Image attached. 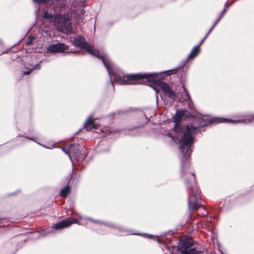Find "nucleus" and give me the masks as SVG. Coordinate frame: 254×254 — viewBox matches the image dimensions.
Masks as SVG:
<instances>
[{
  "mask_svg": "<svg viewBox=\"0 0 254 254\" xmlns=\"http://www.w3.org/2000/svg\"><path fill=\"white\" fill-rule=\"evenodd\" d=\"M226 10H227V9L226 8H225L223 10V11H222V12L221 13L220 15H222V14H223V16L224 13L226 12Z\"/></svg>",
  "mask_w": 254,
  "mask_h": 254,
  "instance_id": "393cba45",
  "label": "nucleus"
},
{
  "mask_svg": "<svg viewBox=\"0 0 254 254\" xmlns=\"http://www.w3.org/2000/svg\"><path fill=\"white\" fill-rule=\"evenodd\" d=\"M29 139H30V140H33V138H28Z\"/></svg>",
  "mask_w": 254,
  "mask_h": 254,
  "instance_id": "c756f323",
  "label": "nucleus"
},
{
  "mask_svg": "<svg viewBox=\"0 0 254 254\" xmlns=\"http://www.w3.org/2000/svg\"><path fill=\"white\" fill-rule=\"evenodd\" d=\"M35 68H36L37 69H38L39 68V64H36L34 68H31V69H29L27 71H24L23 72V74H25V75H28V74H29L31 72V71L33 69H34Z\"/></svg>",
  "mask_w": 254,
  "mask_h": 254,
  "instance_id": "dca6fc26",
  "label": "nucleus"
},
{
  "mask_svg": "<svg viewBox=\"0 0 254 254\" xmlns=\"http://www.w3.org/2000/svg\"><path fill=\"white\" fill-rule=\"evenodd\" d=\"M4 53H5V52H1V53H0V55L1 54H2Z\"/></svg>",
  "mask_w": 254,
  "mask_h": 254,
  "instance_id": "7c9ffc66",
  "label": "nucleus"
},
{
  "mask_svg": "<svg viewBox=\"0 0 254 254\" xmlns=\"http://www.w3.org/2000/svg\"><path fill=\"white\" fill-rule=\"evenodd\" d=\"M53 22L58 30L63 33H68L72 30L71 20L68 12L64 14L61 12L57 13Z\"/></svg>",
  "mask_w": 254,
  "mask_h": 254,
  "instance_id": "39448f33",
  "label": "nucleus"
},
{
  "mask_svg": "<svg viewBox=\"0 0 254 254\" xmlns=\"http://www.w3.org/2000/svg\"><path fill=\"white\" fill-rule=\"evenodd\" d=\"M199 45H197L194 47V48L192 49L190 53L188 56V58L189 59H193L194 57H195L197 54L199 52Z\"/></svg>",
  "mask_w": 254,
  "mask_h": 254,
  "instance_id": "ddd939ff",
  "label": "nucleus"
},
{
  "mask_svg": "<svg viewBox=\"0 0 254 254\" xmlns=\"http://www.w3.org/2000/svg\"><path fill=\"white\" fill-rule=\"evenodd\" d=\"M192 245L190 241H180L177 247L178 254H199L200 251L194 248L189 249Z\"/></svg>",
  "mask_w": 254,
  "mask_h": 254,
  "instance_id": "423d86ee",
  "label": "nucleus"
},
{
  "mask_svg": "<svg viewBox=\"0 0 254 254\" xmlns=\"http://www.w3.org/2000/svg\"><path fill=\"white\" fill-rule=\"evenodd\" d=\"M70 188L67 185L61 190L60 191V195L62 197H65L69 192Z\"/></svg>",
  "mask_w": 254,
  "mask_h": 254,
  "instance_id": "4468645a",
  "label": "nucleus"
},
{
  "mask_svg": "<svg viewBox=\"0 0 254 254\" xmlns=\"http://www.w3.org/2000/svg\"><path fill=\"white\" fill-rule=\"evenodd\" d=\"M33 1L37 3H48L51 1H53V0H33Z\"/></svg>",
  "mask_w": 254,
  "mask_h": 254,
  "instance_id": "a211bd4d",
  "label": "nucleus"
},
{
  "mask_svg": "<svg viewBox=\"0 0 254 254\" xmlns=\"http://www.w3.org/2000/svg\"><path fill=\"white\" fill-rule=\"evenodd\" d=\"M40 8L38 7L35 11V13L36 15H38L39 12Z\"/></svg>",
  "mask_w": 254,
  "mask_h": 254,
  "instance_id": "b1692460",
  "label": "nucleus"
},
{
  "mask_svg": "<svg viewBox=\"0 0 254 254\" xmlns=\"http://www.w3.org/2000/svg\"><path fill=\"white\" fill-rule=\"evenodd\" d=\"M157 75L156 73L126 75L123 72L118 70L117 74L114 75L113 82L119 84H140L141 79H146L149 82L157 83L169 98L175 99V92L168 84L159 81Z\"/></svg>",
  "mask_w": 254,
  "mask_h": 254,
  "instance_id": "f03ea898",
  "label": "nucleus"
},
{
  "mask_svg": "<svg viewBox=\"0 0 254 254\" xmlns=\"http://www.w3.org/2000/svg\"><path fill=\"white\" fill-rule=\"evenodd\" d=\"M222 17L223 14H222V15H220L219 17L217 19V20L215 21L213 25L215 26L216 24L219 22V21L220 20Z\"/></svg>",
  "mask_w": 254,
  "mask_h": 254,
  "instance_id": "aec40b11",
  "label": "nucleus"
},
{
  "mask_svg": "<svg viewBox=\"0 0 254 254\" xmlns=\"http://www.w3.org/2000/svg\"><path fill=\"white\" fill-rule=\"evenodd\" d=\"M73 44L82 49H85L87 52L90 55L98 58L102 60V62L106 68L109 76L111 78V83L113 86V78L115 74H117V72L114 71V64L109 60L108 57L105 54H101L99 51L95 50L92 46L86 42L83 37L81 35L76 36L72 41Z\"/></svg>",
  "mask_w": 254,
  "mask_h": 254,
  "instance_id": "7ed1b4c3",
  "label": "nucleus"
},
{
  "mask_svg": "<svg viewBox=\"0 0 254 254\" xmlns=\"http://www.w3.org/2000/svg\"><path fill=\"white\" fill-rule=\"evenodd\" d=\"M183 88L184 92V95L183 97H182V99L183 101H187L189 100L190 99V95L189 94L188 91H187V89L184 87V86H183Z\"/></svg>",
  "mask_w": 254,
  "mask_h": 254,
  "instance_id": "2eb2a0df",
  "label": "nucleus"
},
{
  "mask_svg": "<svg viewBox=\"0 0 254 254\" xmlns=\"http://www.w3.org/2000/svg\"><path fill=\"white\" fill-rule=\"evenodd\" d=\"M189 179V182L186 180V184L188 190L189 197L188 203L190 209H200L201 207L198 205L200 202L199 193H197L195 184V177L192 173H187L184 177Z\"/></svg>",
  "mask_w": 254,
  "mask_h": 254,
  "instance_id": "20e7f679",
  "label": "nucleus"
},
{
  "mask_svg": "<svg viewBox=\"0 0 254 254\" xmlns=\"http://www.w3.org/2000/svg\"><path fill=\"white\" fill-rule=\"evenodd\" d=\"M185 110L179 111L173 116V119L175 123L174 131L177 139L181 144L180 150L183 155L184 159H188L191 153V144L193 141V134L198 130V127H193L192 125H189L184 128H181L180 122L185 116Z\"/></svg>",
  "mask_w": 254,
  "mask_h": 254,
  "instance_id": "f257e3e1",
  "label": "nucleus"
},
{
  "mask_svg": "<svg viewBox=\"0 0 254 254\" xmlns=\"http://www.w3.org/2000/svg\"><path fill=\"white\" fill-rule=\"evenodd\" d=\"M177 71V69H172V70H168L167 71L168 72H171V73H175Z\"/></svg>",
  "mask_w": 254,
  "mask_h": 254,
  "instance_id": "412c9836",
  "label": "nucleus"
},
{
  "mask_svg": "<svg viewBox=\"0 0 254 254\" xmlns=\"http://www.w3.org/2000/svg\"><path fill=\"white\" fill-rule=\"evenodd\" d=\"M88 220H90V221H91L94 223H99L100 222L98 221H95L93 219H91V218H87Z\"/></svg>",
  "mask_w": 254,
  "mask_h": 254,
  "instance_id": "4be33fe9",
  "label": "nucleus"
},
{
  "mask_svg": "<svg viewBox=\"0 0 254 254\" xmlns=\"http://www.w3.org/2000/svg\"><path fill=\"white\" fill-rule=\"evenodd\" d=\"M68 49V47L64 43H59L58 44L49 45L47 48L48 53H62Z\"/></svg>",
  "mask_w": 254,
  "mask_h": 254,
  "instance_id": "6e6552de",
  "label": "nucleus"
},
{
  "mask_svg": "<svg viewBox=\"0 0 254 254\" xmlns=\"http://www.w3.org/2000/svg\"><path fill=\"white\" fill-rule=\"evenodd\" d=\"M76 146L73 144H70L68 145L66 148H63V151L66 154L70 160L72 161V159L71 157V153H73L75 155V156H76V152H74V150H76Z\"/></svg>",
  "mask_w": 254,
  "mask_h": 254,
  "instance_id": "9b49d317",
  "label": "nucleus"
},
{
  "mask_svg": "<svg viewBox=\"0 0 254 254\" xmlns=\"http://www.w3.org/2000/svg\"><path fill=\"white\" fill-rule=\"evenodd\" d=\"M215 27V26H214L213 25V26L210 28V29H209V30L208 31V32L207 33V34H206V35L204 37V39H206L207 38V37L208 36V35L209 34V33L213 30V29Z\"/></svg>",
  "mask_w": 254,
  "mask_h": 254,
  "instance_id": "6ab92c4d",
  "label": "nucleus"
},
{
  "mask_svg": "<svg viewBox=\"0 0 254 254\" xmlns=\"http://www.w3.org/2000/svg\"><path fill=\"white\" fill-rule=\"evenodd\" d=\"M250 122H254V115L250 117H248L244 119H240L237 120H230L223 118L215 117L211 119L210 122L211 123H228L232 124L236 123H247Z\"/></svg>",
  "mask_w": 254,
  "mask_h": 254,
  "instance_id": "0eeeda50",
  "label": "nucleus"
},
{
  "mask_svg": "<svg viewBox=\"0 0 254 254\" xmlns=\"http://www.w3.org/2000/svg\"><path fill=\"white\" fill-rule=\"evenodd\" d=\"M78 220L76 219H71L69 217L66 218L63 221L59 222L54 225L53 228L55 229H60L68 227L72 224L77 223Z\"/></svg>",
  "mask_w": 254,
  "mask_h": 254,
  "instance_id": "1a4fd4ad",
  "label": "nucleus"
},
{
  "mask_svg": "<svg viewBox=\"0 0 254 254\" xmlns=\"http://www.w3.org/2000/svg\"><path fill=\"white\" fill-rule=\"evenodd\" d=\"M205 39H204V38H203V39L200 41V43H199V44L198 45H199V46H200V45H201V44L203 43V42H204V41L205 40Z\"/></svg>",
  "mask_w": 254,
  "mask_h": 254,
  "instance_id": "bb28decb",
  "label": "nucleus"
},
{
  "mask_svg": "<svg viewBox=\"0 0 254 254\" xmlns=\"http://www.w3.org/2000/svg\"><path fill=\"white\" fill-rule=\"evenodd\" d=\"M202 209V210L204 211V213L203 214L204 215H205V214L207 213V212L206 211V210L204 209V208L202 207L201 208Z\"/></svg>",
  "mask_w": 254,
  "mask_h": 254,
  "instance_id": "cd10ccee",
  "label": "nucleus"
},
{
  "mask_svg": "<svg viewBox=\"0 0 254 254\" xmlns=\"http://www.w3.org/2000/svg\"><path fill=\"white\" fill-rule=\"evenodd\" d=\"M42 235H43L45 236V235H47V234H46V233H42Z\"/></svg>",
  "mask_w": 254,
  "mask_h": 254,
  "instance_id": "c85d7f7f",
  "label": "nucleus"
},
{
  "mask_svg": "<svg viewBox=\"0 0 254 254\" xmlns=\"http://www.w3.org/2000/svg\"><path fill=\"white\" fill-rule=\"evenodd\" d=\"M84 127L87 130L96 128V126L94 123V120L92 116H89L84 124Z\"/></svg>",
  "mask_w": 254,
  "mask_h": 254,
  "instance_id": "f8f14e48",
  "label": "nucleus"
},
{
  "mask_svg": "<svg viewBox=\"0 0 254 254\" xmlns=\"http://www.w3.org/2000/svg\"><path fill=\"white\" fill-rule=\"evenodd\" d=\"M34 38H35L34 36H30L28 37V40L26 42V45L27 46L30 45L32 44V43L33 40L34 39Z\"/></svg>",
  "mask_w": 254,
  "mask_h": 254,
  "instance_id": "f3484780",
  "label": "nucleus"
},
{
  "mask_svg": "<svg viewBox=\"0 0 254 254\" xmlns=\"http://www.w3.org/2000/svg\"><path fill=\"white\" fill-rule=\"evenodd\" d=\"M85 10H84L83 8H82L81 9V14L83 15L85 14Z\"/></svg>",
  "mask_w": 254,
  "mask_h": 254,
  "instance_id": "5701e85b",
  "label": "nucleus"
},
{
  "mask_svg": "<svg viewBox=\"0 0 254 254\" xmlns=\"http://www.w3.org/2000/svg\"><path fill=\"white\" fill-rule=\"evenodd\" d=\"M226 10H227V9L226 8H225L223 10V11H222V12L221 13L220 15H222V14H223V16L224 13L226 12Z\"/></svg>",
  "mask_w": 254,
  "mask_h": 254,
  "instance_id": "a878e982",
  "label": "nucleus"
},
{
  "mask_svg": "<svg viewBox=\"0 0 254 254\" xmlns=\"http://www.w3.org/2000/svg\"><path fill=\"white\" fill-rule=\"evenodd\" d=\"M58 7H52V6L47 7L46 9L43 10V14L42 15V17L43 19H47V20H52L54 19V17L55 16L56 12L57 10L56 8Z\"/></svg>",
  "mask_w": 254,
  "mask_h": 254,
  "instance_id": "9d476101",
  "label": "nucleus"
}]
</instances>
